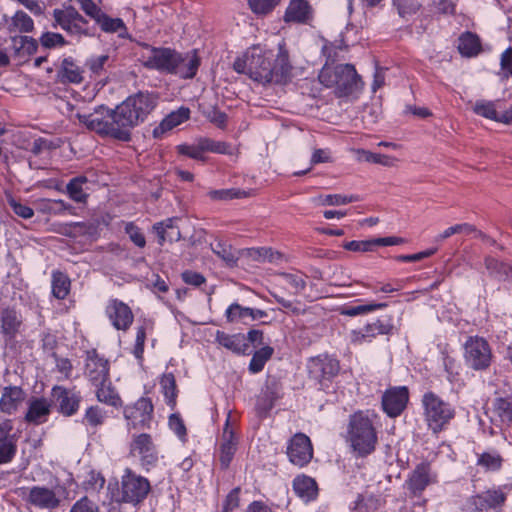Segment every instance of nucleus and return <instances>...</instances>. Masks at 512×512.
Instances as JSON below:
<instances>
[{"instance_id": "obj_1", "label": "nucleus", "mask_w": 512, "mask_h": 512, "mask_svg": "<svg viewBox=\"0 0 512 512\" xmlns=\"http://www.w3.org/2000/svg\"><path fill=\"white\" fill-rule=\"evenodd\" d=\"M233 69L263 85H285L296 74V66L284 41L278 44L276 53L261 44L249 47L234 61Z\"/></svg>"}, {"instance_id": "obj_2", "label": "nucleus", "mask_w": 512, "mask_h": 512, "mask_svg": "<svg viewBox=\"0 0 512 512\" xmlns=\"http://www.w3.org/2000/svg\"><path fill=\"white\" fill-rule=\"evenodd\" d=\"M377 419V414L369 411H358L350 416L347 442L357 457H366L375 451L378 443Z\"/></svg>"}, {"instance_id": "obj_3", "label": "nucleus", "mask_w": 512, "mask_h": 512, "mask_svg": "<svg viewBox=\"0 0 512 512\" xmlns=\"http://www.w3.org/2000/svg\"><path fill=\"white\" fill-rule=\"evenodd\" d=\"M157 96L149 92H139L126 98L115 110V118L124 131L125 142L131 139L134 127L144 122L147 116L155 109Z\"/></svg>"}, {"instance_id": "obj_4", "label": "nucleus", "mask_w": 512, "mask_h": 512, "mask_svg": "<svg viewBox=\"0 0 512 512\" xmlns=\"http://www.w3.org/2000/svg\"><path fill=\"white\" fill-rule=\"evenodd\" d=\"M318 79L327 88H333L338 97L348 96L361 87L359 76L351 64L324 65Z\"/></svg>"}, {"instance_id": "obj_5", "label": "nucleus", "mask_w": 512, "mask_h": 512, "mask_svg": "<svg viewBox=\"0 0 512 512\" xmlns=\"http://www.w3.org/2000/svg\"><path fill=\"white\" fill-rule=\"evenodd\" d=\"M75 118L88 130L101 136H108L125 142V133L120 128L118 119L115 118V110L98 106L92 113H81L77 111Z\"/></svg>"}, {"instance_id": "obj_6", "label": "nucleus", "mask_w": 512, "mask_h": 512, "mask_svg": "<svg viewBox=\"0 0 512 512\" xmlns=\"http://www.w3.org/2000/svg\"><path fill=\"white\" fill-rule=\"evenodd\" d=\"M421 402L425 422L433 434L443 431L455 417L456 411L453 405L434 392L424 393Z\"/></svg>"}, {"instance_id": "obj_7", "label": "nucleus", "mask_w": 512, "mask_h": 512, "mask_svg": "<svg viewBox=\"0 0 512 512\" xmlns=\"http://www.w3.org/2000/svg\"><path fill=\"white\" fill-rule=\"evenodd\" d=\"M151 492L150 481L134 472L131 468H125L120 480V487L113 493L112 499L117 503H127L137 506L142 503Z\"/></svg>"}, {"instance_id": "obj_8", "label": "nucleus", "mask_w": 512, "mask_h": 512, "mask_svg": "<svg viewBox=\"0 0 512 512\" xmlns=\"http://www.w3.org/2000/svg\"><path fill=\"white\" fill-rule=\"evenodd\" d=\"M179 60L180 53L175 50L170 48H156L148 44L142 45L140 61L149 69L173 74Z\"/></svg>"}, {"instance_id": "obj_9", "label": "nucleus", "mask_w": 512, "mask_h": 512, "mask_svg": "<svg viewBox=\"0 0 512 512\" xmlns=\"http://www.w3.org/2000/svg\"><path fill=\"white\" fill-rule=\"evenodd\" d=\"M464 360L474 370H485L492 362V350L482 337H469L464 344Z\"/></svg>"}, {"instance_id": "obj_10", "label": "nucleus", "mask_w": 512, "mask_h": 512, "mask_svg": "<svg viewBox=\"0 0 512 512\" xmlns=\"http://www.w3.org/2000/svg\"><path fill=\"white\" fill-rule=\"evenodd\" d=\"M53 18L56 26L71 36L81 37L89 34L87 20L73 6L54 9Z\"/></svg>"}, {"instance_id": "obj_11", "label": "nucleus", "mask_w": 512, "mask_h": 512, "mask_svg": "<svg viewBox=\"0 0 512 512\" xmlns=\"http://www.w3.org/2000/svg\"><path fill=\"white\" fill-rule=\"evenodd\" d=\"M129 429H149L153 419V404L149 398L141 397L123 410Z\"/></svg>"}, {"instance_id": "obj_12", "label": "nucleus", "mask_w": 512, "mask_h": 512, "mask_svg": "<svg viewBox=\"0 0 512 512\" xmlns=\"http://www.w3.org/2000/svg\"><path fill=\"white\" fill-rule=\"evenodd\" d=\"M130 454L139 459L142 467L149 470L159 460V453L151 435L146 433L133 435L130 443Z\"/></svg>"}, {"instance_id": "obj_13", "label": "nucleus", "mask_w": 512, "mask_h": 512, "mask_svg": "<svg viewBox=\"0 0 512 512\" xmlns=\"http://www.w3.org/2000/svg\"><path fill=\"white\" fill-rule=\"evenodd\" d=\"M408 401L409 390L406 386L390 387L382 395V409L389 417L394 418L405 410Z\"/></svg>"}, {"instance_id": "obj_14", "label": "nucleus", "mask_w": 512, "mask_h": 512, "mask_svg": "<svg viewBox=\"0 0 512 512\" xmlns=\"http://www.w3.org/2000/svg\"><path fill=\"white\" fill-rule=\"evenodd\" d=\"M287 455L294 465L299 467L307 465L313 457L310 438L304 433L295 434L289 441Z\"/></svg>"}, {"instance_id": "obj_15", "label": "nucleus", "mask_w": 512, "mask_h": 512, "mask_svg": "<svg viewBox=\"0 0 512 512\" xmlns=\"http://www.w3.org/2000/svg\"><path fill=\"white\" fill-rule=\"evenodd\" d=\"M105 314L112 326L121 331H127L134 320L131 308L121 300L110 299L105 307Z\"/></svg>"}, {"instance_id": "obj_16", "label": "nucleus", "mask_w": 512, "mask_h": 512, "mask_svg": "<svg viewBox=\"0 0 512 512\" xmlns=\"http://www.w3.org/2000/svg\"><path fill=\"white\" fill-rule=\"evenodd\" d=\"M392 329L393 325L390 321L376 319L361 328L352 330L350 332V341L354 345L370 343L378 335H387L391 333Z\"/></svg>"}, {"instance_id": "obj_17", "label": "nucleus", "mask_w": 512, "mask_h": 512, "mask_svg": "<svg viewBox=\"0 0 512 512\" xmlns=\"http://www.w3.org/2000/svg\"><path fill=\"white\" fill-rule=\"evenodd\" d=\"M27 502L39 509L54 510L61 504V497L57 487L54 489L45 486H33L29 489Z\"/></svg>"}, {"instance_id": "obj_18", "label": "nucleus", "mask_w": 512, "mask_h": 512, "mask_svg": "<svg viewBox=\"0 0 512 512\" xmlns=\"http://www.w3.org/2000/svg\"><path fill=\"white\" fill-rule=\"evenodd\" d=\"M308 370L313 379L322 383L336 376L340 366L337 359L328 355H320L310 360Z\"/></svg>"}, {"instance_id": "obj_19", "label": "nucleus", "mask_w": 512, "mask_h": 512, "mask_svg": "<svg viewBox=\"0 0 512 512\" xmlns=\"http://www.w3.org/2000/svg\"><path fill=\"white\" fill-rule=\"evenodd\" d=\"M51 395L58 405V411L65 416L74 415L80 405L81 396L78 392L62 386H54Z\"/></svg>"}, {"instance_id": "obj_20", "label": "nucleus", "mask_w": 512, "mask_h": 512, "mask_svg": "<svg viewBox=\"0 0 512 512\" xmlns=\"http://www.w3.org/2000/svg\"><path fill=\"white\" fill-rule=\"evenodd\" d=\"M437 480L436 474L432 471L431 465L428 462L418 464L411 472L407 485L408 489L414 494H420L427 486L435 483Z\"/></svg>"}, {"instance_id": "obj_21", "label": "nucleus", "mask_w": 512, "mask_h": 512, "mask_svg": "<svg viewBox=\"0 0 512 512\" xmlns=\"http://www.w3.org/2000/svg\"><path fill=\"white\" fill-rule=\"evenodd\" d=\"M266 316L267 313L264 310L244 307L238 303H232L225 311V317L229 323H242L248 325L251 322L262 319Z\"/></svg>"}, {"instance_id": "obj_22", "label": "nucleus", "mask_w": 512, "mask_h": 512, "mask_svg": "<svg viewBox=\"0 0 512 512\" xmlns=\"http://www.w3.org/2000/svg\"><path fill=\"white\" fill-rule=\"evenodd\" d=\"M506 486L488 489L473 497L476 509L485 511L499 508L504 505L507 497Z\"/></svg>"}, {"instance_id": "obj_23", "label": "nucleus", "mask_w": 512, "mask_h": 512, "mask_svg": "<svg viewBox=\"0 0 512 512\" xmlns=\"http://www.w3.org/2000/svg\"><path fill=\"white\" fill-rule=\"evenodd\" d=\"M52 403L44 397H32L28 401V408L25 414V420L35 425L47 421L51 412Z\"/></svg>"}, {"instance_id": "obj_24", "label": "nucleus", "mask_w": 512, "mask_h": 512, "mask_svg": "<svg viewBox=\"0 0 512 512\" xmlns=\"http://www.w3.org/2000/svg\"><path fill=\"white\" fill-rule=\"evenodd\" d=\"M83 73V69L72 57H66L57 70V80L62 84H80L84 79Z\"/></svg>"}, {"instance_id": "obj_25", "label": "nucleus", "mask_w": 512, "mask_h": 512, "mask_svg": "<svg viewBox=\"0 0 512 512\" xmlns=\"http://www.w3.org/2000/svg\"><path fill=\"white\" fill-rule=\"evenodd\" d=\"M190 118V109L188 107H180L169 113L160 124L154 128L153 136L162 138L165 133L179 126Z\"/></svg>"}, {"instance_id": "obj_26", "label": "nucleus", "mask_w": 512, "mask_h": 512, "mask_svg": "<svg viewBox=\"0 0 512 512\" xmlns=\"http://www.w3.org/2000/svg\"><path fill=\"white\" fill-rule=\"evenodd\" d=\"M236 450L237 440L232 429L229 427V421L227 420L219 447V461L222 468H228Z\"/></svg>"}, {"instance_id": "obj_27", "label": "nucleus", "mask_w": 512, "mask_h": 512, "mask_svg": "<svg viewBox=\"0 0 512 512\" xmlns=\"http://www.w3.org/2000/svg\"><path fill=\"white\" fill-rule=\"evenodd\" d=\"M25 400V392L17 386H8L3 389L0 398V410L6 414H12Z\"/></svg>"}, {"instance_id": "obj_28", "label": "nucleus", "mask_w": 512, "mask_h": 512, "mask_svg": "<svg viewBox=\"0 0 512 512\" xmlns=\"http://www.w3.org/2000/svg\"><path fill=\"white\" fill-rule=\"evenodd\" d=\"M35 207L39 213L45 215L61 216L69 213L76 215L75 208L62 199H38L35 201Z\"/></svg>"}, {"instance_id": "obj_29", "label": "nucleus", "mask_w": 512, "mask_h": 512, "mask_svg": "<svg viewBox=\"0 0 512 512\" xmlns=\"http://www.w3.org/2000/svg\"><path fill=\"white\" fill-rule=\"evenodd\" d=\"M87 375L94 386H99L109 380L108 361L95 355L91 356L87 362Z\"/></svg>"}, {"instance_id": "obj_30", "label": "nucleus", "mask_w": 512, "mask_h": 512, "mask_svg": "<svg viewBox=\"0 0 512 512\" xmlns=\"http://www.w3.org/2000/svg\"><path fill=\"white\" fill-rule=\"evenodd\" d=\"M312 18V9L306 0H291L286 8V22L307 23Z\"/></svg>"}, {"instance_id": "obj_31", "label": "nucleus", "mask_w": 512, "mask_h": 512, "mask_svg": "<svg viewBox=\"0 0 512 512\" xmlns=\"http://www.w3.org/2000/svg\"><path fill=\"white\" fill-rule=\"evenodd\" d=\"M3 22L10 34L29 33L34 29L32 18L25 12L19 10L13 16H3Z\"/></svg>"}, {"instance_id": "obj_32", "label": "nucleus", "mask_w": 512, "mask_h": 512, "mask_svg": "<svg viewBox=\"0 0 512 512\" xmlns=\"http://www.w3.org/2000/svg\"><path fill=\"white\" fill-rule=\"evenodd\" d=\"M293 490L305 502L314 500L318 492L315 480L306 475H299L293 480Z\"/></svg>"}, {"instance_id": "obj_33", "label": "nucleus", "mask_w": 512, "mask_h": 512, "mask_svg": "<svg viewBox=\"0 0 512 512\" xmlns=\"http://www.w3.org/2000/svg\"><path fill=\"white\" fill-rule=\"evenodd\" d=\"M22 325V315L13 308H5L1 312V329L5 335L14 337Z\"/></svg>"}, {"instance_id": "obj_34", "label": "nucleus", "mask_w": 512, "mask_h": 512, "mask_svg": "<svg viewBox=\"0 0 512 512\" xmlns=\"http://www.w3.org/2000/svg\"><path fill=\"white\" fill-rule=\"evenodd\" d=\"M482 50L480 38L472 33L465 32L458 39V51L463 57H476Z\"/></svg>"}, {"instance_id": "obj_35", "label": "nucleus", "mask_w": 512, "mask_h": 512, "mask_svg": "<svg viewBox=\"0 0 512 512\" xmlns=\"http://www.w3.org/2000/svg\"><path fill=\"white\" fill-rule=\"evenodd\" d=\"M200 65V60L196 52L188 53L185 56L180 54V60L177 62L174 73L181 78H193Z\"/></svg>"}, {"instance_id": "obj_36", "label": "nucleus", "mask_w": 512, "mask_h": 512, "mask_svg": "<svg viewBox=\"0 0 512 512\" xmlns=\"http://www.w3.org/2000/svg\"><path fill=\"white\" fill-rule=\"evenodd\" d=\"M174 222V218H168L153 225V230L158 236L159 245H163L167 240L177 241L180 239V231L174 227Z\"/></svg>"}, {"instance_id": "obj_37", "label": "nucleus", "mask_w": 512, "mask_h": 512, "mask_svg": "<svg viewBox=\"0 0 512 512\" xmlns=\"http://www.w3.org/2000/svg\"><path fill=\"white\" fill-rule=\"evenodd\" d=\"M96 23L105 33H116L119 38H129L128 29L121 18H112L104 13Z\"/></svg>"}, {"instance_id": "obj_38", "label": "nucleus", "mask_w": 512, "mask_h": 512, "mask_svg": "<svg viewBox=\"0 0 512 512\" xmlns=\"http://www.w3.org/2000/svg\"><path fill=\"white\" fill-rule=\"evenodd\" d=\"M97 388L96 390V397L99 402H102L106 405L118 408L122 406V400L118 392L115 390V388L112 386L110 380H107V382H103L99 384V386H95Z\"/></svg>"}, {"instance_id": "obj_39", "label": "nucleus", "mask_w": 512, "mask_h": 512, "mask_svg": "<svg viewBox=\"0 0 512 512\" xmlns=\"http://www.w3.org/2000/svg\"><path fill=\"white\" fill-rule=\"evenodd\" d=\"M502 102L479 100L475 103L473 111L484 118L499 122L500 110H502Z\"/></svg>"}, {"instance_id": "obj_40", "label": "nucleus", "mask_w": 512, "mask_h": 512, "mask_svg": "<svg viewBox=\"0 0 512 512\" xmlns=\"http://www.w3.org/2000/svg\"><path fill=\"white\" fill-rule=\"evenodd\" d=\"M87 184V178L85 176H78L69 181L66 186V192L70 199L77 203H85L88 198L85 185Z\"/></svg>"}, {"instance_id": "obj_41", "label": "nucleus", "mask_w": 512, "mask_h": 512, "mask_svg": "<svg viewBox=\"0 0 512 512\" xmlns=\"http://www.w3.org/2000/svg\"><path fill=\"white\" fill-rule=\"evenodd\" d=\"M216 341L223 347L236 353H244L247 348L244 336L240 334L229 335L225 332L217 331Z\"/></svg>"}, {"instance_id": "obj_42", "label": "nucleus", "mask_w": 512, "mask_h": 512, "mask_svg": "<svg viewBox=\"0 0 512 512\" xmlns=\"http://www.w3.org/2000/svg\"><path fill=\"white\" fill-rule=\"evenodd\" d=\"M71 282L67 275L60 271L52 272V294L57 299H65L70 292Z\"/></svg>"}, {"instance_id": "obj_43", "label": "nucleus", "mask_w": 512, "mask_h": 512, "mask_svg": "<svg viewBox=\"0 0 512 512\" xmlns=\"http://www.w3.org/2000/svg\"><path fill=\"white\" fill-rule=\"evenodd\" d=\"M359 160H363L368 163L379 164L384 167H395L398 164V159L391 155L373 153L368 150L360 149L357 151Z\"/></svg>"}, {"instance_id": "obj_44", "label": "nucleus", "mask_w": 512, "mask_h": 512, "mask_svg": "<svg viewBox=\"0 0 512 512\" xmlns=\"http://www.w3.org/2000/svg\"><path fill=\"white\" fill-rule=\"evenodd\" d=\"M153 323L150 320H144L141 325L136 328V339L132 350L133 355L139 361L143 360L144 343L147 333L152 331Z\"/></svg>"}, {"instance_id": "obj_45", "label": "nucleus", "mask_w": 512, "mask_h": 512, "mask_svg": "<svg viewBox=\"0 0 512 512\" xmlns=\"http://www.w3.org/2000/svg\"><path fill=\"white\" fill-rule=\"evenodd\" d=\"M160 386L166 403L174 408L176 405L177 389L175 377L172 373L164 374L160 379Z\"/></svg>"}, {"instance_id": "obj_46", "label": "nucleus", "mask_w": 512, "mask_h": 512, "mask_svg": "<svg viewBox=\"0 0 512 512\" xmlns=\"http://www.w3.org/2000/svg\"><path fill=\"white\" fill-rule=\"evenodd\" d=\"M212 251L228 265H234L238 260L237 251L228 243L217 240L211 244Z\"/></svg>"}, {"instance_id": "obj_47", "label": "nucleus", "mask_w": 512, "mask_h": 512, "mask_svg": "<svg viewBox=\"0 0 512 512\" xmlns=\"http://www.w3.org/2000/svg\"><path fill=\"white\" fill-rule=\"evenodd\" d=\"M387 307L386 303H368L344 306L341 309V314L345 316H357L372 313L376 310H381Z\"/></svg>"}, {"instance_id": "obj_48", "label": "nucleus", "mask_w": 512, "mask_h": 512, "mask_svg": "<svg viewBox=\"0 0 512 512\" xmlns=\"http://www.w3.org/2000/svg\"><path fill=\"white\" fill-rule=\"evenodd\" d=\"M274 349L270 346L262 347L257 350L249 363V371L253 374L263 370L266 362L272 357Z\"/></svg>"}, {"instance_id": "obj_49", "label": "nucleus", "mask_w": 512, "mask_h": 512, "mask_svg": "<svg viewBox=\"0 0 512 512\" xmlns=\"http://www.w3.org/2000/svg\"><path fill=\"white\" fill-rule=\"evenodd\" d=\"M503 458L496 451L483 452L478 455L477 465L487 471H497L501 468Z\"/></svg>"}, {"instance_id": "obj_50", "label": "nucleus", "mask_w": 512, "mask_h": 512, "mask_svg": "<svg viewBox=\"0 0 512 512\" xmlns=\"http://www.w3.org/2000/svg\"><path fill=\"white\" fill-rule=\"evenodd\" d=\"M318 202L324 206H341L349 203L357 202L360 200L358 195H344V194H328L321 195L318 198Z\"/></svg>"}, {"instance_id": "obj_51", "label": "nucleus", "mask_w": 512, "mask_h": 512, "mask_svg": "<svg viewBox=\"0 0 512 512\" xmlns=\"http://www.w3.org/2000/svg\"><path fill=\"white\" fill-rule=\"evenodd\" d=\"M207 195L212 200L221 201V200L246 198L249 196V193L244 190L231 188V189L211 190L207 193Z\"/></svg>"}, {"instance_id": "obj_52", "label": "nucleus", "mask_w": 512, "mask_h": 512, "mask_svg": "<svg viewBox=\"0 0 512 512\" xmlns=\"http://www.w3.org/2000/svg\"><path fill=\"white\" fill-rule=\"evenodd\" d=\"M105 418L106 414L102 408L99 406H90L85 411L83 423L96 428L104 423Z\"/></svg>"}, {"instance_id": "obj_53", "label": "nucleus", "mask_w": 512, "mask_h": 512, "mask_svg": "<svg viewBox=\"0 0 512 512\" xmlns=\"http://www.w3.org/2000/svg\"><path fill=\"white\" fill-rule=\"evenodd\" d=\"M202 149L205 152H212L217 154H232V147L230 144L223 141H215L209 138H200Z\"/></svg>"}, {"instance_id": "obj_54", "label": "nucleus", "mask_w": 512, "mask_h": 512, "mask_svg": "<svg viewBox=\"0 0 512 512\" xmlns=\"http://www.w3.org/2000/svg\"><path fill=\"white\" fill-rule=\"evenodd\" d=\"M494 412L503 423H510L512 421V401L504 398L496 399Z\"/></svg>"}, {"instance_id": "obj_55", "label": "nucleus", "mask_w": 512, "mask_h": 512, "mask_svg": "<svg viewBox=\"0 0 512 512\" xmlns=\"http://www.w3.org/2000/svg\"><path fill=\"white\" fill-rule=\"evenodd\" d=\"M201 139L195 144H181L177 146V150L180 154L190 157L195 160L205 161L204 150L201 148Z\"/></svg>"}, {"instance_id": "obj_56", "label": "nucleus", "mask_w": 512, "mask_h": 512, "mask_svg": "<svg viewBox=\"0 0 512 512\" xmlns=\"http://www.w3.org/2000/svg\"><path fill=\"white\" fill-rule=\"evenodd\" d=\"M281 0H248L250 9L256 15H266L270 13Z\"/></svg>"}, {"instance_id": "obj_57", "label": "nucleus", "mask_w": 512, "mask_h": 512, "mask_svg": "<svg viewBox=\"0 0 512 512\" xmlns=\"http://www.w3.org/2000/svg\"><path fill=\"white\" fill-rule=\"evenodd\" d=\"M283 280L287 288L291 289L294 293L301 292L305 286V278L301 274H284Z\"/></svg>"}, {"instance_id": "obj_58", "label": "nucleus", "mask_w": 512, "mask_h": 512, "mask_svg": "<svg viewBox=\"0 0 512 512\" xmlns=\"http://www.w3.org/2000/svg\"><path fill=\"white\" fill-rule=\"evenodd\" d=\"M40 43L46 48H54L66 44L64 37L59 33L46 32L40 37Z\"/></svg>"}, {"instance_id": "obj_59", "label": "nucleus", "mask_w": 512, "mask_h": 512, "mask_svg": "<svg viewBox=\"0 0 512 512\" xmlns=\"http://www.w3.org/2000/svg\"><path fill=\"white\" fill-rule=\"evenodd\" d=\"M168 424H169V428L177 435V437L180 440L185 441L186 436H187V431H186V427H185V424H184L182 418L178 414H172L169 417Z\"/></svg>"}, {"instance_id": "obj_60", "label": "nucleus", "mask_w": 512, "mask_h": 512, "mask_svg": "<svg viewBox=\"0 0 512 512\" xmlns=\"http://www.w3.org/2000/svg\"><path fill=\"white\" fill-rule=\"evenodd\" d=\"M16 444L13 441L0 442V464L11 462L16 454Z\"/></svg>"}, {"instance_id": "obj_61", "label": "nucleus", "mask_w": 512, "mask_h": 512, "mask_svg": "<svg viewBox=\"0 0 512 512\" xmlns=\"http://www.w3.org/2000/svg\"><path fill=\"white\" fill-rule=\"evenodd\" d=\"M344 249L354 252H369L374 250L373 239L362 241H349L343 245Z\"/></svg>"}, {"instance_id": "obj_62", "label": "nucleus", "mask_w": 512, "mask_h": 512, "mask_svg": "<svg viewBox=\"0 0 512 512\" xmlns=\"http://www.w3.org/2000/svg\"><path fill=\"white\" fill-rule=\"evenodd\" d=\"M70 512H100L96 503L88 497H82L76 501L70 509Z\"/></svg>"}, {"instance_id": "obj_63", "label": "nucleus", "mask_w": 512, "mask_h": 512, "mask_svg": "<svg viewBox=\"0 0 512 512\" xmlns=\"http://www.w3.org/2000/svg\"><path fill=\"white\" fill-rule=\"evenodd\" d=\"M126 233L129 235L130 240L138 247L143 248L146 244L145 237L141 230L133 223H128L125 227Z\"/></svg>"}, {"instance_id": "obj_64", "label": "nucleus", "mask_w": 512, "mask_h": 512, "mask_svg": "<svg viewBox=\"0 0 512 512\" xmlns=\"http://www.w3.org/2000/svg\"><path fill=\"white\" fill-rule=\"evenodd\" d=\"M501 71L506 78L512 76V47L507 48L500 59Z\"/></svg>"}]
</instances>
